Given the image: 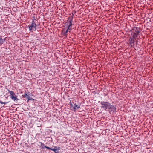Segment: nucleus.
Instances as JSON below:
<instances>
[{
    "mask_svg": "<svg viewBox=\"0 0 153 153\" xmlns=\"http://www.w3.org/2000/svg\"><path fill=\"white\" fill-rule=\"evenodd\" d=\"M60 149V148L59 147L55 146L54 149H52V150L55 153H57L58 151Z\"/></svg>",
    "mask_w": 153,
    "mask_h": 153,
    "instance_id": "obj_6",
    "label": "nucleus"
},
{
    "mask_svg": "<svg viewBox=\"0 0 153 153\" xmlns=\"http://www.w3.org/2000/svg\"><path fill=\"white\" fill-rule=\"evenodd\" d=\"M40 143L41 144V146H42V148H44V146H45L44 145V144L41 142H40Z\"/></svg>",
    "mask_w": 153,
    "mask_h": 153,
    "instance_id": "obj_11",
    "label": "nucleus"
},
{
    "mask_svg": "<svg viewBox=\"0 0 153 153\" xmlns=\"http://www.w3.org/2000/svg\"><path fill=\"white\" fill-rule=\"evenodd\" d=\"M72 19H71L70 21L69 24L68 26V30H71V26L72 25Z\"/></svg>",
    "mask_w": 153,
    "mask_h": 153,
    "instance_id": "obj_7",
    "label": "nucleus"
},
{
    "mask_svg": "<svg viewBox=\"0 0 153 153\" xmlns=\"http://www.w3.org/2000/svg\"><path fill=\"white\" fill-rule=\"evenodd\" d=\"M27 96V93L25 94L24 95H23L24 98H25Z\"/></svg>",
    "mask_w": 153,
    "mask_h": 153,
    "instance_id": "obj_14",
    "label": "nucleus"
},
{
    "mask_svg": "<svg viewBox=\"0 0 153 153\" xmlns=\"http://www.w3.org/2000/svg\"><path fill=\"white\" fill-rule=\"evenodd\" d=\"M132 37H133L130 36L129 39L130 44L131 45L132 47L134 46V42L135 39Z\"/></svg>",
    "mask_w": 153,
    "mask_h": 153,
    "instance_id": "obj_5",
    "label": "nucleus"
},
{
    "mask_svg": "<svg viewBox=\"0 0 153 153\" xmlns=\"http://www.w3.org/2000/svg\"><path fill=\"white\" fill-rule=\"evenodd\" d=\"M139 33L140 31L138 30L137 31H136L135 32L134 31H132L131 33V37H133V38H134L135 39L137 37V36Z\"/></svg>",
    "mask_w": 153,
    "mask_h": 153,
    "instance_id": "obj_4",
    "label": "nucleus"
},
{
    "mask_svg": "<svg viewBox=\"0 0 153 153\" xmlns=\"http://www.w3.org/2000/svg\"><path fill=\"white\" fill-rule=\"evenodd\" d=\"M0 103H1V104H5V103H6L3 102L1 101L0 100Z\"/></svg>",
    "mask_w": 153,
    "mask_h": 153,
    "instance_id": "obj_15",
    "label": "nucleus"
},
{
    "mask_svg": "<svg viewBox=\"0 0 153 153\" xmlns=\"http://www.w3.org/2000/svg\"><path fill=\"white\" fill-rule=\"evenodd\" d=\"M36 25L34 22L33 21L30 25H28V27L29 30L31 32L35 31L36 30Z\"/></svg>",
    "mask_w": 153,
    "mask_h": 153,
    "instance_id": "obj_2",
    "label": "nucleus"
},
{
    "mask_svg": "<svg viewBox=\"0 0 153 153\" xmlns=\"http://www.w3.org/2000/svg\"><path fill=\"white\" fill-rule=\"evenodd\" d=\"M44 147L45 148H46L47 149H49L51 150H52V149L51 148H50L49 147H47V146H44Z\"/></svg>",
    "mask_w": 153,
    "mask_h": 153,
    "instance_id": "obj_13",
    "label": "nucleus"
},
{
    "mask_svg": "<svg viewBox=\"0 0 153 153\" xmlns=\"http://www.w3.org/2000/svg\"><path fill=\"white\" fill-rule=\"evenodd\" d=\"M1 36H0V45H2L4 41V40L2 39V38L1 37Z\"/></svg>",
    "mask_w": 153,
    "mask_h": 153,
    "instance_id": "obj_9",
    "label": "nucleus"
},
{
    "mask_svg": "<svg viewBox=\"0 0 153 153\" xmlns=\"http://www.w3.org/2000/svg\"><path fill=\"white\" fill-rule=\"evenodd\" d=\"M101 108L106 111L114 112L116 110V107L111 105L110 103L107 102H100Z\"/></svg>",
    "mask_w": 153,
    "mask_h": 153,
    "instance_id": "obj_1",
    "label": "nucleus"
},
{
    "mask_svg": "<svg viewBox=\"0 0 153 153\" xmlns=\"http://www.w3.org/2000/svg\"><path fill=\"white\" fill-rule=\"evenodd\" d=\"M14 101H15L16 99H17V97L16 96H12V97H10Z\"/></svg>",
    "mask_w": 153,
    "mask_h": 153,
    "instance_id": "obj_10",
    "label": "nucleus"
},
{
    "mask_svg": "<svg viewBox=\"0 0 153 153\" xmlns=\"http://www.w3.org/2000/svg\"><path fill=\"white\" fill-rule=\"evenodd\" d=\"M71 108L74 109V111H76V110L80 108V105H79L76 104V103H74L73 104H71Z\"/></svg>",
    "mask_w": 153,
    "mask_h": 153,
    "instance_id": "obj_3",
    "label": "nucleus"
},
{
    "mask_svg": "<svg viewBox=\"0 0 153 153\" xmlns=\"http://www.w3.org/2000/svg\"><path fill=\"white\" fill-rule=\"evenodd\" d=\"M8 91L10 94L11 97H12V96H14V95L15 94H14V92L13 91H10L9 90H8Z\"/></svg>",
    "mask_w": 153,
    "mask_h": 153,
    "instance_id": "obj_8",
    "label": "nucleus"
},
{
    "mask_svg": "<svg viewBox=\"0 0 153 153\" xmlns=\"http://www.w3.org/2000/svg\"><path fill=\"white\" fill-rule=\"evenodd\" d=\"M69 30H68V29H67L66 31H65V35H67V33L68 32V31L69 32H70V31H68Z\"/></svg>",
    "mask_w": 153,
    "mask_h": 153,
    "instance_id": "obj_12",
    "label": "nucleus"
}]
</instances>
